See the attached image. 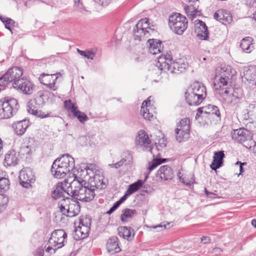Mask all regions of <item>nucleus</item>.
Listing matches in <instances>:
<instances>
[{
	"label": "nucleus",
	"mask_w": 256,
	"mask_h": 256,
	"mask_svg": "<svg viewBox=\"0 0 256 256\" xmlns=\"http://www.w3.org/2000/svg\"><path fill=\"white\" fill-rule=\"evenodd\" d=\"M181 131L185 132L186 136H188V132H190V120L188 118L182 119L177 124V128Z\"/></svg>",
	"instance_id": "obj_32"
},
{
	"label": "nucleus",
	"mask_w": 256,
	"mask_h": 256,
	"mask_svg": "<svg viewBox=\"0 0 256 256\" xmlns=\"http://www.w3.org/2000/svg\"><path fill=\"white\" fill-rule=\"evenodd\" d=\"M204 114H214L219 119H220V113L219 108L217 106L213 104H208L204 107Z\"/></svg>",
	"instance_id": "obj_35"
},
{
	"label": "nucleus",
	"mask_w": 256,
	"mask_h": 256,
	"mask_svg": "<svg viewBox=\"0 0 256 256\" xmlns=\"http://www.w3.org/2000/svg\"><path fill=\"white\" fill-rule=\"evenodd\" d=\"M58 76H56L54 78V80H52V82H49L44 85L46 86L50 90H56L58 89V86H56V80L58 79Z\"/></svg>",
	"instance_id": "obj_55"
},
{
	"label": "nucleus",
	"mask_w": 256,
	"mask_h": 256,
	"mask_svg": "<svg viewBox=\"0 0 256 256\" xmlns=\"http://www.w3.org/2000/svg\"><path fill=\"white\" fill-rule=\"evenodd\" d=\"M34 101H30L28 104V113L31 114L33 115L36 116L38 118H44L48 116L50 114L47 113L46 114L44 112L41 110L38 111L36 107L34 106V104H35Z\"/></svg>",
	"instance_id": "obj_27"
},
{
	"label": "nucleus",
	"mask_w": 256,
	"mask_h": 256,
	"mask_svg": "<svg viewBox=\"0 0 256 256\" xmlns=\"http://www.w3.org/2000/svg\"><path fill=\"white\" fill-rule=\"evenodd\" d=\"M16 22L13 20L8 18L5 21L4 26L6 29L8 30L12 34V27L14 26Z\"/></svg>",
	"instance_id": "obj_52"
},
{
	"label": "nucleus",
	"mask_w": 256,
	"mask_h": 256,
	"mask_svg": "<svg viewBox=\"0 0 256 256\" xmlns=\"http://www.w3.org/2000/svg\"><path fill=\"white\" fill-rule=\"evenodd\" d=\"M190 132H188V136H185V132H184L183 131H181L179 129H176V140L179 142H181L183 141L186 140L190 136Z\"/></svg>",
	"instance_id": "obj_42"
},
{
	"label": "nucleus",
	"mask_w": 256,
	"mask_h": 256,
	"mask_svg": "<svg viewBox=\"0 0 256 256\" xmlns=\"http://www.w3.org/2000/svg\"><path fill=\"white\" fill-rule=\"evenodd\" d=\"M54 246L49 245L46 250V252L50 253V254H54L56 252V248H54Z\"/></svg>",
	"instance_id": "obj_63"
},
{
	"label": "nucleus",
	"mask_w": 256,
	"mask_h": 256,
	"mask_svg": "<svg viewBox=\"0 0 256 256\" xmlns=\"http://www.w3.org/2000/svg\"><path fill=\"white\" fill-rule=\"evenodd\" d=\"M214 86L215 88V94L218 95L223 100L226 104H232V100L231 96V94L232 92V86H223L222 85L218 84L216 83V80H214Z\"/></svg>",
	"instance_id": "obj_6"
},
{
	"label": "nucleus",
	"mask_w": 256,
	"mask_h": 256,
	"mask_svg": "<svg viewBox=\"0 0 256 256\" xmlns=\"http://www.w3.org/2000/svg\"><path fill=\"white\" fill-rule=\"evenodd\" d=\"M14 88L20 90L25 94L30 95L33 92L35 86L30 80L22 77L14 82Z\"/></svg>",
	"instance_id": "obj_8"
},
{
	"label": "nucleus",
	"mask_w": 256,
	"mask_h": 256,
	"mask_svg": "<svg viewBox=\"0 0 256 256\" xmlns=\"http://www.w3.org/2000/svg\"><path fill=\"white\" fill-rule=\"evenodd\" d=\"M73 116L77 118L78 120L82 123H84V122L88 119L86 114L78 110L74 111V112H73Z\"/></svg>",
	"instance_id": "obj_44"
},
{
	"label": "nucleus",
	"mask_w": 256,
	"mask_h": 256,
	"mask_svg": "<svg viewBox=\"0 0 256 256\" xmlns=\"http://www.w3.org/2000/svg\"><path fill=\"white\" fill-rule=\"evenodd\" d=\"M86 170V174H90L92 172V174L96 172L97 170V166L93 164H87L86 167L84 168V170L80 168L78 170V172H84Z\"/></svg>",
	"instance_id": "obj_41"
},
{
	"label": "nucleus",
	"mask_w": 256,
	"mask_h": 256,
	"mask_svg": "<svg viewBox=\"0 0 256 256\" xmlns=\"http://www.w3.org/2000/svg\"><path fill=\"white\" fill-rule=\"evenodd\" d=\"M244 77L250 83L256 84V66H251L244 72Z\"/></svg>",
	"instance_id": "obj_29"
},
{
	"label": "nucleus",
	"mask_w": 256,
	"mask_h": 256,
	"mask_svg": "<svg viewBox=\"0 0 256 256\" xmlns=\"http://www.w3.org/2000/svg\"><path fill=\"white\" fill-rule=\"evenodd\" d=\"M74 168V158L66 154L55 160L52 166L51 172L54 178H62Z\"/></svg>",
	"instance_id": "obj_2"
},
{
	"label": "nucleus",
	"mask_w": 256,
	"mask_h": 256,
	"mask_svg": "<svg viewBox=\"0 0 256 256\" xmlns=\"http://www.w3.org/2000/svg\"><path fill=\"white\" fill-rule=\"evenodd\" d=\"M188 90L198 96V100H204L206 96V87L198 82H194Z\"/></svg>",
	"instance_id": "obj_14"
},
{
	"label": "nucleus",
	"mask_w": 256,
	"mask_h": 256,
	"mask_svg": "<svg viewBox=\"0 0 256 256\" xmlns=\"http://www.w3.org/2000/svg\"><path fill=\"white\" fill-rule=\"evenodd\" d=\"M162 41L156 39H150L147 42L148 45V51L152 54H156L161 52L162 48L161 46Z\"/></svg>",
	"instance_id": "obj_23"
},
{
	"label": "nucleus",
	"mask_w": 256,
	"mask_h": 256,
	"mask_svg": "<svg viewBox=\"0 0 256 256\" xmlns=\"http://www.w3.org/2000/svg\"><path fill=\"white\" fill-rule=\"evenodd\" d=\"M188 20L186 16L179 13H174L170 16L168 25L176 34L182 35L188 28Z\"/></svg>",
	"instance_id": "obj_3"
},
{
	"label": "nucleus",
	"mask_w": 256,
	"mask_h": 256,
	"mask_svg": "<svg viewBox=\"0 0 256 256\" xmlns=\"http://www.w3.org/2000/svg\"><path fill=\"white\" fill-rule=\"evenodd\" d=\"M160 164H162V162H158V158H154L152 162L149 163V166L148 168L149 172Z\"/></svg>",
	"instance_id": "obj_53"
},
{
	"label": "nucleus",
	"mask_w": 256,
	"mask_h": 256,
	"mask_svg": "<svg viewBox=\"0 0 256 256\" xmlns=\"http://www.w3.org/2000/svg\"><path fill=\"white\" fill-rule=\"evenodd\" d=\"M119 206L120 205L116 202L110 208V209L106 212V214L110 215L113 212H114Z\"/></svg>",
	"instance_id": "obj_59"
},
{
	"label": "nucleus",
	"mask_w": 256,
	"mask_h": 256,
	"mask_svg": "<svg viewBox=\"0 0 256 256\" xmlns=\"http://www.w3.org/2000/svg\"><path fill=\"white\" fill-rule=\"evenodd\" d=\"M10 182L8 177L2 176L0 178V192H6L10 189Z\"/></svg>",
	"instance_id": "obj_38"
},
{
	"label": "nucleus",
	"mask_w": 256,
	"mask_h": 256,
	"mask_svg": "<svg viewBox=\"0 0 256 256\" xmlns=\"http://www.w3.org/2000/svg\"><path fill=\"white\" fill-rule=\"evenodd\" d=\"M10 82H11L6 73L0 78V86L3 88H5Z\"/></svg>",
	"instance_id": "obj_50"
},
{
	"label": "nucleus",
	"mask_w": 256,
	"mask_h": 256,
	"mask_svg": "<svg viewBox=\"0 0 256 256\" xmlns=\"http://www.w3.org/2000/svg\"><path fill=\"white\" fill-rule=\"evenodd\" d=\"M64 106L68 110H70L72 114L77 110V108L72 102L71 100H66L64 102Z\"/></svg>",
	"instance_id": "obj_48"
},
{
	"label": "nucleus",
	"mask_w": 256,
	"mask_h": 256,
	"mask_svg": "<svg viewBox=\"0 0 256 256\" xmlns=\"http://www.w3.org/2000/svg\"><path fill=\"white\" fill-rule=\"evenodd\" d=\"M8 202V197L5 194H0V206H4L7 204Z\"/></svg>",
	"instance_id": "obj_56"
},
{
	"label": "nucleus",
	"mask_w": 256,
	"mask_h": 256,
	"mask_svg": "<svg viewBox=\"0 0 256 256\" xmlns=\"http://www.w3.org/2000/svg\"><path fill=\"white\" fill-rule=\"evenodd\" d=\"M144 184V181H142V180H138L136 182L130 184L126 191L131 195L140 190Z\"/></svg>",
	"instance_id": "obj_36"
},
{
	"label": "nucleus",
	"mask_w": 256,
	"mask_h": 256,
	"mask_svg": "<svg viewBox=\"0 0 256 256\" xmlns=\"http://www.w3.org/2000/svg\"><path fill=\"white\" fill-rule=\"evenodd\" d=\"M132 162V156L130 152L126 154L124 158H122L120 160L117 162L118 165L119 166L120 168L123 166L124 162L126 164H130Z\"/></svg>",
	"instance_id": "obj_43"
},
{
	"label": "nucleus",
	"mask_w": 256,
	"mask_h": 256,
	"mask_svg": "<svg viewBox=\"0 0 256 256\" xmlns=\"http://www.w3.org/2000/svg\"><path fill=\"white\" fill-rule=\"evenodd\" d=\"M74 175V180L70 183L71 196L82 202H90L95 196L96 188L98 184L93 185L80 178Z\"/></svg>",
	"instance_id": "obj_1"
},
{
	"label": "nucleus",
	"mask_w": 256,
	"mask_h": 256,
	"mask_svg": "<svg viewBox=\"0 0 256 256\" xmlns=\"http://www.w3.org/2000/svg\"><path fill=\"white\" fill-rule=\"evenodd\" d=\"M214 18L222 24L226 25L232 20V17L230 12L224 9L216 10L214 15Z\"/></svg>",
	"instance_id": "obj_12"
},
{
	"label": "nucleus",
	"mask_w": 256,
	"mask_h": 256,
	"mask_svg": "<svg viewBox=\"0 0 256 256\" xmlns=\"http://www.w3.org/2000/svg\"><path fill=\"white\" fill-rule=\"evenodd\" d=\"M18 177L20 184L26 188L32 187V184L36 180L34 172L30 168L22 169L20 171Z\"/></svg>",
	"instance_id": "obj_5"
},
{
	"label": "nucleus",
	"mask_w": 256,
	"mask_h": 256,
	"mask_svg": "<svg viewBox=\"0 0 256 256\" xmlns=\"http://www.w3.org/2000/svg\"><path fill=\"white\" fill-rule=\"evenodd\" d=\"M149 19L146 18L140 19L134 28L132 32L135 40H140L142 37L146 36L150 28Z\"/></svg>",
	"instance_id": "obj_4"
},
{
	"label": "nucleus",
	"mask_w": 256,
	"mask_h": 256,
	"mask_svg": "<svg viewBox=\"0 0 256 256\" xmlns=\"http://www.w3.org/2000/svg\"><path fill=\"white\" fill-rule=\"evenodd\" d=\"M80 210V207L79 202L74 200L66 211V215L69 217L75 216L79 214Z\"/></svg>",
	"instance_id": "obj_28"
},
{
	"label": "nucleus",
	"mask_w": 256,
	"mask_h": 256,
	"mask_svg": "<svg viewBox=\"0 0 256 256\" xmlns=\"http://www.w3.org/2000/svg\"><path fill=\"white\" fill-rule=\"evenodd\" d=\"M185 100L190 106H198L203 101L202 100L198 99V96L190 92L188 90L185 92Z\"/></svg>",
	"instance_id": "obj_25"
},
{
	"label": "nucleus",
	"mask_w": 256,
	"mask_h": 256,
	"mask_svg": "<svg viewBox=\"0 0 256 256\" xmlns=\"http://www.w3.org/2000/svg\"><path fill=\"white\" fill-rule=\"evenodd\" d=\"M164 68L161 70L164 72H170L172 74H178L185 70V68L178 62L173 61L170 64H166L164 66Z\"/></svg>",
	"instance_id": "obj_19"
},
{
	"label": "nucleus",
	"mask_w": 256,
	"mask_h": 256,
	"mask_svg": "<svg viewBox=\"0 0 256 256\" xmlns=\"http://www.w3.org/2000/svg\"><path fill=\"white\" fill-rule=\"evenodd\" d=\"M60 72H57L56 74H46L45 73H42L40 74L39 76V80L41 84H46L49 82H52V80L54 79V78L56 76V75H60Z\"/></svg>",
	"instance_id": "obj_34"
},
{
	"label": "nucleus",
	"mask_w": 256,
	"mask_h": 256,
	"mask_svg": "<svg viewBox=\"0 0 256 256\" xmlns=\"http://www.w3.org/2000/svg\"><path fill=\"white\" fill-rule=\"evenodd\" d=\"M186 13L190 18L193 19L198 15V10H196L192 6H187L184 8Z\"/></svg>",
	"instance_id": "obj_45"
},
{
	"label": "nucleus",
	"mask_w": 256,
	"mask_h": 256,
	"mask_svg": "<svg viewBox=\"0 0 256 256\" xmlns=\"http://www.w3.org/2000/svg\"><path fill=\"white\" fill-rule=\"evenodd\" d=\"M90 228L86 227H82L79 226L76 229V233L78 236V238L84 239L88 236Z\"/></svg>",
	"instance_id": "obj_37"
},
{
	"label": "nucleus",
	"mask_w": 256,
	"mask_h": 256,
	"mask_svg": "<svg viewBox=\"0 0 256 256\" xmlns=\"http://www.w3.org/2000/svg\"><path fill=\"white\" fill-rule=\"evenodd\" d=\"M132 228L127 226H121L118 228V234L121 236L128 240H131Z\"/></svg>",
	"instance_id": "obj_39"
},
{
	"label": "nucleus",
	"mask_w": 256,
	"mask_h": 256,
	"mask_svg": "<svg viewBox=\"0 0 256 256\" xmlns=\"http://www.w3.org/2000/svg\"><path fill=\"white\" fill-rule=\"evenodd\" d=\"M172 62L173 58L171 54L168 53L164 55L162 54L158 58L156 66L161 70L164 68V64H170Z\"/></svg>",
	"instance_id": "obj_30"
},
{
	"label": "nucleus",
	"mask_w": 256,
	"mask_h": 256,
	"mask_svg": "<svg viewBox=\"0 0 256 256\" xmlns=\"http://www.w3.org/2000/svg\"><path fill=\"white\" fill-rule=\"evenodd\" d=\"M248 114L253 115L256 118V102H254L249 104L248 108Z\"/></svg>",
	"instance_id": "obj_54"
},
{
	"label": "nucleus",
	"mask_w": 256,
	"mask_h": 256,
	"mask_svg": "<svg viewBox=\"0 0 256 256\" xmlns=\"http://www.w3.org/2000/svg\"><path fill=\"white\" fill-rule=\"evenodd\" d=\"M130 196V194L128 193V192L126 191L124 194V195L121 197L116 202L120 206L128 198V196Z\"/></svg>",
	"instance_id": "obj_58"
},
{
	"label": "nucleus",
	"mask_w": 256,
	"mask_h": 256,
	"mask_svg": "<svg viewBox=\"0 0 256 256\" xmlns=\"http://www.w3.org/2000/svg\"><path fill=\"white\" fill-rule=\"evenodd\" d=\"M30 125L29 120L25 118L14 122L12 124V127L17 135L22 136L24 134Z\"/></svg>",
	"instance_id": "obj_16"
},
{
	"label": "nucleus",
	"mask_w": 256,
	"mask_h": 256,
	"mask_svg": "<svg viewBox=\"0 0 256 256\" xmlns=\"http://www.w3.org/2000/svg\"><path fill=\"white\" fill-rule=\"evenodd\" d=\"M94 185H96V184H100V186L98 185V186L96 188V189L99 188H103L104 186H106V184L103 182V178L102 176H100L99 175L94 174Z\"/></svg>",
	"instance_id": "obj_46"
},
{
	"label": "nucleus",
	"mask_w": 256,
	"mask_h": 256,
	"mask_svg": "<svg viewBox=\"0 0 256 256\" xmlns=\"http://www.w3.org/2000/svg\"><path fill=\"white\" fill-rule=\"evenodd\" d=\"M155 145L156 149L158 151L162 150L163 148L166 147V144L164 142L162 143L159 142L158 144L156 143Z\"/></svg>",
	"instance_id": "obj_61"
},
{
	"label": "nucleus",
	"mask_w": 256,
	"mask_h": 256,
	"mask_svg": "<svg viewBox=\"0 0 256 256\" xmlns=\"http://www.w3.org/2000/svg\"><path fill=\"white\" fill-rule=\"evenodd\" d=\"M141 112L142 113L144 118L145 119L150 120V118H152L153 116L152 114L149 112V110L147 108H146V110L144 109L141 110Z\"/></svg>",
	"instance_id": "obj_57"
},
{
	"label": "nucleus",
	"mask_w": 256,
	"mask_h": 256,
	"mask_svg": "<svg viewBox=\"0 0 256 256\" xmlns=\"http://www.w3.org/2000/svg\"><path fill=\"white\" fill-rule=\"evenodd\" d=\"M222 252V249L219 248H214L211 251V253L214 254L216 256H218Z\"/></svg>",
	"instance_id": "obj_62"
},
{
	"label": "nucleus",
	"mask_w": 256,
	"mask_h": 256,
	"mask_svg": "<svg viewBox=\"0 0 256 256\" xmlns=\"http://www.w3.org/2000/svg\"><path fill=\"white\" fill-rule=\"evenodd\" d=\"M6 75L8 77L11 82H12V86L14 85V82L21 78L23 74V70L21 68L14 66L9 68L6 72Z\"/></svg>",
	"instance_id": "obj_18"
},
{
	"label": "nucleus",
	"mask_w": 256,
	"mask_h": 256,
	"mask_svg": "<svg viewBox=\"0 0 256 256\" xmlns=\"http://www.w3.org/2000/svg\"><path fill=\"white\" fill-rule=\"evenodd\" d=\"M2 100L4 108L10 118L16 113L19 108L18 102L14 98L8 97L5 98Z\"/></svg>",
	"instance_id": "obj_9"
},
{
	"label": "nucleus",
	"mask_w": 256,
	"mask_h": 256,
	"mask_svg": "<svg viewBox=\"0 0 256 256\" xmlns=\"http://www.w3.org/2000/svg\"><path fill=\"white\" fill-rule=\"evenodd\" d=\"M10 117L7 114L6 110L4 108V106L2 103V100H0V119H6L9 118Z\"/></svg>",
	"instance_id": "obj_51"
},
{
	"label": "nucleus",
	"mask_w": 256,
	"mask_h": 256,
	"mask_svg": "<svg viewBox=\"0 0 256 256\" xmlns=\"http://www.w3.org/2000/svg\"><path fill=\"white\" fill-rule=\"evenodd\" d=\"M201 242L204 244H208L210 242V238L208 236H203L201 238Z\"/></svg>",
	"instance_id": "obj_64"
},
{
	"label": "nucleus",
	"mask_w": 256,
	"mask_h": 256,
	"mask_svg": "<svg viewBox=\"0 0 256 256\" xmlns=\"http://www.w3.org/2000/svg\"><path fill=\"white\" fill-rule=\"evenodd\" d=\"M196 22L200 24L196 30L197 36L201 40H206L208 38V30L206 23L200 20H196Z\"/></svg>",
	"instance_id": "obj_24"
},
{
	"label": "nucleus",
	"mask_w": 256,
	"mask_h": 256,
	"mask_svg": "<svg viewBox=\"0 0 256 256\" xmlns=\"http://www.w3.org/2000/svg\"><path fill=\"white\" fill-rule=\"evenodd\" d=\"M92 224V219L90 217L85 216L80 219V226L82 227L90 228Z\"/></svg>",
	"instance_id": "obj_47"
},
{
	"label": "nucleus",
	"mask_w": 256,
	"mask_h": 256,
	"mask_svg": "<svg viewBox=\"0 0 256 256\" xmlns=\"http://www.w3.org/2000/svg\"><path fill=\"white\" fill-rule=\"evenodd\" d=\"M225 157L224 151L220 150L215 152L213 156V160L210 165L212 170H216L222 166L224 163V158Z\"/></svg>",
	"instance_id": "obj_17"
},
{
	"label": "nucleus",
	"mask_w": 256,
	"mask_h": 256,
	"mask_svg": "<svg viewBox=\"0 0 256 256\" xmlns=\"http://www.w3.org/2000/svg\"><path fill=\"white\" fill-rule=\"evenodd\" d=\"M66 237V233L62 230H54L51 234L48 244L56 247V249L61 248L64 246V240Z\"/></svg>",
	"instance_id": "obj_7"
},
{
	"label": "nucleus",
	"mask_w": 256,
	"mask_h": 256,
	"mask_svg": "<svg viewBox=\"0 0 256 256\" xmlns=\"http://www.w3.org/2000/svg\"><path fill=\"white\" fill-rule=\"evenodd\" d=\"M250 132L244 128L234 130L232 132V140L242 144L246 142L250 138Z\"/></svg>",
	"instance_id": "obj_13"
},
{
	"label": "nucleus",
	"mask_w": 256,
	"mask_h": 256,
	"mask_svg": "<svg viewBox=\"0 0 256 256\" xmlns=\"http://www.w3.org/2000/svg\"><path fill=\"white\" fill-rule=\"evenodd\" d=\"M232 74L230 68H221L220 70L219 75L217 76L216 80V83L222 85L223 86H228V82H231Z\"/></svg>",
	"instance_id": "obj_10"
},
{
	"label": "nucleus",
	"mask_w": 256,
	"mask_h": 256,
	"mask_svg": "<svg viewBox=\"0 0 256 256\" xmlns=\"http://www.w3.org/2000/svg\"><path fill=\"white\" fill-rule=\"evenodd\" d=\"M253 38L250 36H247L242 39L240 47L243 52L246 53H250L254 49Z\"/></svg>",
	"instance_id": "obj_26"
},
{
	"label": "nucleus",
	"mask_w": 256,
	"mask_h": 256,
	"mask_svg": "<svg viewBox=\"0 0 256 256\" xmlns=\"http://www.w3.org/2000/svg\"><path fill=\"white\" fill-rule=\"evenodd\" d=\"M77 52L80 55L87 58L88 59L93 60L94 56V53L91 51L86 52L78 48Z\"/></svg>",
	"instance_id": "obj_49"
},
{
	"label": "nucleus",
	"mask_w": 256,
	"mask_h": 256,
	"mask_svg": "<svg viewBox=\"0 0 256 256\" xmlns=\"http://www.w3.org/2000/svg\"><path fill=\"white\" fill-rule=\"evenodd\" d=\"M18 154L14 150H10L5 155L4 164L5 166H14L18 164Z\"/></svg>",
	"instance_id": "obj_20"
},
{
	"label": "nucleus",
	"mask_w": 256,
	"mask_h": 256,
	"mask_svg": "<svg viewBox=\"0 0 256 256\" xmlns=\"http://www.w3.org/2000/svg\"><path fill=\"white\" fill-rule=\"evenodd\" d=\"M151 140L148 137V134L144 130H140L138 133V136L136 138V143L137 145L140 146H148L149 151L152 153V150L154 148L151 147Z\"/></svg>",
	"instance_id": "obj_15"
},
{
	"label": "nucleus",
	"mask_w": 256,
	"mask_h": 256,
	"mask_svg": "<svg viewBox=\"0 0 256 256\" xmlns=\"http://www.w3.org/2000/svg\"><path fill=\"white\" fill-rule=\"evenodd\" d=\"M118 238L116 236H111L110 238L106 242V249L109 253L112 254L118 253L121 251V249L118 246Z\"/></svg>",
	"instance_id": "obj_21"
},
{
	"label": "nucleus",
	"mask_w": 256,
	"mask_h": 256,
	"mask_svg": "<svg viewBox=\"0 0 256 256\" xmlns=\"http://www.w3.org/2000/svg\"><path fill=\"white\" fill-rule=\"evenodd\" d=\"M64 184L62 182H58L56 184L52 192V197L54 200H58L60 198H65V194L68 196H71L70 184L66 190L64 189Z\"/></svg>",
	"instance_id": "obj_11"
},
{
	"label": "nucleus",
	"mask_w": 256,
	"mask_h": 256,
	"mask_svg": "<svg viewBox=\"0 0 256 256\" xmlns=\"http://www.w3.org/2000/svg\"><path fill=\"white\" fill-rule=\"evenodd\" d=\"M73 200L74 199L72 198L65 196V198H62V199L58 202V204L60 211L63 214H66V211Z\"/></svg>",
	"instance_id": "obj_31"
},
{
	"label": "nucleus",
	"mask_w": 256,
	"mask_h": 256,
	"mask_svg": "<svg viewBox=\"0 0 256 256\" xmlns=\"http://www.w3.org/2000/svg\"><path fill=\"white\" fill-rule=\"evenodd\" d=\"M242 96V92L240 88H233L231 94L232 103H237Z\"/></svg>",
	"instance_id": "obj_40"
},
{
	"label": "nucleus",
	"mask_w": 256,
	"mask_h": 256,
	"mask_svg": "<svg viewBox=\"0 0 256 256\" xmlns=\"http://www.w3.org/2000/svg\"><path fill=\"white\" fill-rule=\"evenodd\" d=\"M202 114H204V107L199 108L197 110V112L196 116V118L198 119Z\"/></svg>",
	"instance_id": "obj_60"
},
{
	"label": "nucleus",
	"mask_w": 256,
	"mask_h": 256,
	"mask_svg": "<svg viewBox=\"0 0 256 256\" xmlns=\"http://www.w3.org/2000/svg\"><path fill=\"white\" fill-rule=\"evenodd\" d=\"M173 172L170 167L167 165L160 167L157 172L156 176H160L162 180H170L173 178Z\"/></svg>",
	"instance_id": "obj_22"
},
{
	"label": "nucleus",
	"mask_w": 256,
	"mask_h": 256,
	"mask_svg": "<svg viewBox=\"0 0 256 256\" xmlns=\"http://www.w3.org/2000/svg\"><path fill=\"white\" fill-rule=\"evenodd\" d=\"M136 214L137 212L136 210L124 208L122 210V214L120 215V220L124 222H126L128 218H132Z\"/></svg>",
	"instance_id": "obj_33"
}]
</instances>
